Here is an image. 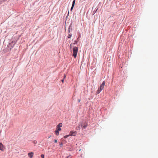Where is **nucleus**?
Segmentation results:
<instances>
[{"label": "nucleus", "instance_id": "14", "mask_svg": "<svg viewBox=\"0 0 158 158\" xmlns=\"http://www.w3.org/2000/svg\"><path fill=\"white\" fill-rule=\"evenodd\" d=\"M69 135H65V136H64V138L65 139H66V138L67 137H69Z\"/></svg>", "mask_w": 158, "mask_h": 158}, {"label": "nucleus", "instance_id": "23", "mask_svg": "<svg viewBox=\"0 0 158 158\" xmlns=\"http://www.w3.org/2000/svg\"><path fill=\"white\" fill-rule=\"evenodd\" d=\"M64 79H63L62 80H61V81L63 83L64 82Z\"/></svg>", "mask_w": 158, "mask_h": 158}, {"label": "nucleus", "instance_id": "25", "mask_svg": "<svg viewBox=\"0 0 158 158\" xmlns=\"http://www.w3.org/2000/svg\"><path fill=\"white\" fill-rule=\"evenodd\" d=\"M72 44H71L70 45V46H71Z\"/></svg>", "mask_w": 158, "mask_h": 158}, {"label": "nucleus", "instance_id": "16", "mask_svg": "<svg viewBox=\"0 0 158 158\" xmlns=\"http://www.w3.org/2000/svg\"><path fill=\"white\" fill-rule=\"evenodd\" d=\"M72 36V35L71 34H69L68 35V37L69 38H70Z\"/></svg>", "mask_w": 158, "mask_h": 158}, {"label": "nucleus", "instance_id": "4", "mask_svg": "<svg viewBox=\"0 0 158 158\" xmlns=\"http://www.w3.org/2000/svg\"><path fill=\"white\" fill-rule=\"evenodd\" d=\"M5 149V148L4 145L2 143L0 142V150L3 151Z\"/></svg>", "mask_w": 158, "mask_h": 158}, {"label": "nucleus", "instance_id": "1", "mask_svg": "<svg viewBox=\"0 0 158 158\" xmlns=\"http://www.w3.org/2000/svg\"><path fill=\"white\" fill-rule=\"evenodd\" d=\"M79 126H80V128L85 129L88 126V123L85 122H82L80 123Z\"/></svg>", "mask_w": 158, "mask_h": 158}, {"label": "nucleus", "instance_id": "10", "mask_svg": "<svg viewBox=\"0 0 158 158\" xmlns=\"http://www.w3.org/2000/svg\"><path fill=\"white\" fill-rule=\"evenodd\" d=\"M101 91V90H100V89H98V90L96 92V94H98Z\"/></svg>", "mask_w": 158, "mask_h": 158}, {"label": "nucleus", "instance_id": "26", "mask_svg": "<svg viewBox=\"0 0 158 158\" xmlns=\"http://www.w3.org/2000/svg\"><path fill=\"white\" fill-rule=\"evenodd\" d=\"M50 137H51V136H49V138H50Z\"/></svg>", "mask_w": 158, "mask_h": 158}, {"label": "nucleus", "instance_id": "9", "mask_svg": "<svg viewBox=\"0 0 158 158\" xmlns=\"http://www.w3.org/2000/svg\"><path fill=\"white\" fill-rule=\"evenodd\" d=\"M80 129H81V128H80V126H79V125L78 126H77L76 128V129L77 131H80Z\"/></svg>", "mask_w": 158, "mask_h": 158}, {"label": "nucleus", "instance_id": "24", "mask_svg": "<svg viewBox=\"0 0 158 158\" xmlns=\"http://www.w3.org/2000/svg\"><path fill=\"white\" fill-rule=\"evenodd\" d=\"M78 101L79 102H80V101H81V100H80V99H78Z\"/></svg>", "mask_w": 158, "mask_h": 158}, {"label": "nucleus", "instance_id": "3", "mask_svg": "<svg viewBox=\"0 0 158 158\" xmlns=\"http://www.w3.org/2000/svg\"><path fill=\"white\" fill-rule=\"evenodd\" d=\"M105 81H103L102 83L100 85V88H99L101 91L103 89L105 85Z\"/></svg>", "mask_w": 158, "mask_h": 158}, {"label": "nucleus", "instance_id": "21", "mask_svg": "<svg viewBox=\"0 0 158 158\" xmlns=\"http://www.w3.org/2000/svg\"><path fill=\"white\" fill-rule=\"evenodd\" d=\"M66 77V75L65 74H64V78H65Z\"/></svg>", "mask_w": 158, "mask_h": 158}, {"label": "nucleus", "instance_id": "19", "mask_svg": "<svg viewBox=\"0 0 158 158\" xmlns=\"http://www.w3.org/2000/svg\"><path fill=\"white\" fill-rule=\"evenodd\" d=\"M57 142V140H56V139H55L54 140V142L55 143H56Z\"/></svg>", "mask_w": 158, "mask_h": 158}, {"label": "nucleus", "instance_id": "20", "mask_svg": "<svg viewBox=\"0 0 158 158\" xmlns=\"http://www.w3.org/2000/svg\"><path fill=\"white\" fill-rule=\"evenodd\" d=\"M77 43V41H75L74 42V44H76Z\"/></svg>", "mask_w": 158, "mask_h": 158}, {"label": "nucleus", "instance_id": "12", "mask_svg": "<svg viewBox=\"0 0 158 158\" xmlns=\"http://www.w3.org/2000/svg\"><path fill=\"white\" fill-rule=\"evenodd\" d=\"M33 143L34 144H36L37 143V142L36 140H34L33 141Z\"/></svg>", "mask_w": 158, "mask_h": 158}, {"label": "nucleus", "instance_id": "13", "mask_svg": "<svg viewBox=\"0 0 158 158\" xmlns=\"http://www.w3.org/2000/svg\"><path fill=\"white\" fill-rule=\"evenodd\" d=\"M74 5H72V7H71V9H70V10H71V11H72V10H73V7H74Z\"/></svg>", "mask_w": 158, "mask_h": 158}, {"label": "nucleus", "instance_id": "22", "mask_svg": "<svg viewBox=\"0 0 158 158\" xmlns=\"http://www.w3.org/2000/svg\"><path fill=\"white\" fill-rule=\"evenodd\" d=\"M67 158H71V157L70 156H69L67 157Z\"/></svg>", "mask_w": 158, "mask_h": 158}, {"label": "nucleus", "instance_id": "2", "mask_svg": "<svg viewBox=\"0 0 158 158\" xmlns=\"http://www.w3.org/2000/svg\"><path fill=\"white\" fill-rule=\"evenodd\" d=\"M73 56L75 58H76L77 56L78 52V48L77 47H74L73 49Z\"/></svg>", "mask_w": 158, "mask_h": 158}, {"label": "nucleus", "instance_id": "5", "mask_svg": "<svg viewBox=\"0 0 158 158\" xmlns=\"http://www.w3.org/2000/svg\"><path fill=\"white\" fill-rule=\"evenodd\" d=\"M77 134V132L76 131H71L70 132L69 135L71 136H75V135Z\"/></svg>", "mask_w": 158, "mask_h": 158}, {"label": "nucleus", "instance_id": "18", "mask_svg": "<svg viewBox=\"0 0 158 158\" xmlns=\"http://www.w3.org/2000/svg\"><path fill=\"white\" fill-rule=\"evenodd\" d=\"M60 145L61 147L63 145V143H60Z\"/></svg>", "mask_w": 158, "mask_h": 158}, {"label": "nucleus", "instance_id": "7", "mask_svg": "<svg viewBox=\"0 0 158 158\" xmlns=\"http://www.w3.org/2000/svg\"><path fill=\"white\" fill-rule=\"evenodd\" d=\"M62 124L61 123H60L56 126V128H60L62 127Z\"/></svg>", "mask_w": 158, "mask_h": 158}, {"label": "nucleus", "instance_id": "8", "mask_svg": "<svg viewBox=\"0 0 158 158\" xmlns=\"http://www.w3.org/2000/svg\"><path fill=\"white\" fill-rule=\"evenodd\" d=\"M55 133L57 135H58L59 134V131L57 129L55 131Z\"/></svg>", "mask_w": 158, "mask_h": 158}, {"label": "nucleus", "instance_id": "15", "mask_svg": "<svg viewBox=\"0 0 158 158\" xmlns=\"http://www.w3.org/2000/svg\"><path fill=\"white\" fill-rule=\"evenodd\" d=\"M56 129H57L58 130V131H60L61 130L60 128H56Z\"/></svg>", "mask_w": 158, "mask_h": 158}, {"label": "nucleus", "instance_id": "17", "mask_svg": "<svg viewBox=\"0 0 158 158\" xmlns=\"http://www.w3.org/2000/svg\"><path fill=\"white\" fill-rule=\"evenodd\" d=\"M41 157H42V158H44V155L43 154H41Z\"/></svg>", "mask_w": 158, "mask_h": 158}, {"label": "nucleus", "instance_id": "6", "mask_svg": "<svg viewBox=\"0 0 158 158\" xmlns=\"http://www.w3.org/2000/svg\"><path fill=\"white\" fill-rule=\"evenodd\" d=\"M33 152H31L28 153V155L30 158H32L33 157Z\"/></svg>", "mask_w": 158, "mask_h": 158}, {"label": "nucleus", "instance_id": "11", "mask_svg": "<svg viewBox=\"0 0 158 158\" xmlns=\"http://www.w3.org/2000/svg\"><path fill=\"white\" fill-rule=\"evenodd\" d=\"M75 2V0H73V2L72 5L74 6Z\"/></svg>", "mask_w": 158, "mask_h": 158}]
</instances>
